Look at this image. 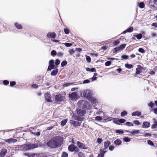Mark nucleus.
I'll use <instances>...</instances> for the list:
<instances>
[{
    "mask_svg": "<svg viewBox=\"0 0 157 157\" xmlns=\"http://www.w3.org/2000/svg\"><path fill=\"white\" fill-rule=\"evenodd\" d=\"M86 60L88 62L90 63L91 62V59L89 56L86 55Z\"/></svg>",
    "mask_w": 157,
    "mask_h": 157,
    "instance_id": "c756f323",
    "label": "nucleus"
},
{
    "mask_svg": "<svg viewBox=\"0 0 157 157\" xmlns=\"http://www.w3.org/2000/svg\"><path fill=\"white\" fill-rule=\"evenodd\" d=\"M102 118L100 116H97L95 117V120L97 121H100L101 120Z\"/></svg>",
    "mask_w": 157,
    "mask_h": 157,
    "instance_id": "c9c22d12",
    "label": "nucleus"
},
{
    "mask_svg": "<svg viewBox=\"0 0 157 157\" xmlns=\"http://www.w3.org/2000/svg\"><path fill=\"white\" fill-rule=\"evenodd\" d=\"M70 123L75 127L79 126L81 124L79 122L72 120L70 121Z\"/></svg>",
    "mask_w": 157,
    "mask_h": 157,
    "instance_id": "ddd939ff",
    "label": "nucleus"
},
{
    "mask_svg": "<svg viewBox=\"0 0 157 157\" xmlns=\"http://www.w3.org/2000/svg\"><path fill=\"white\" fill-rule=\"evenodd\" d=\"M76 148H77L73 144H71L68 146V150L71 152H73L75 150Z\"/></svg>",
    "mask_w": 157,
    "mask_h": 157,
    "instance_id": "9d476101",
    "label": "nucleus"
},
{
    "mask_svg": "<svg viewBox=\"0 0 157 157\" xmlns=\"http://www.w3.org/2000/svg\"><path fill=\"white\" fill-rule=\"evenodd\" d=\"M58 71V70L57 69H56V70H53L51 72V75L52 76H55L57 74Z\"/></svg>",
    "mask_w": 157,
    "mask_h": 157,
    "instance_id": "393cba45",
    "label": "nucleus"
},
{
    "mask_svg": "<svg viewBox=\"0 0 157 157\" xmlns=\"http://www.w3.org/2000/svg\"><path fill=\"white\" fill-rule=\"evenodd\" d=\"M141 113L139 111H136L133 112L132 113V116H139L141 115Z\"/></svg>",
    "mask_w": 157,
    "mask_h": 157,
    "instance_id": "a211bd4d",
    "label": "nucleus"
},
{
    "mask_svg": "<svg viewBox=\"0 0 157 157\" xmlns=\"http://www.w3.org/2000/svg\"><path fill=\"white\" fill-rule=\"evenodd\" d=\"M114 148V146L113 145H111L109 147V150L111 151H113Z\"/></svg>",
    "mask_w": 157,
    "mask_h": 157,
    "instance_id": "13d9d810",
    "label": "nucleus"
},
{
    "mask_svg": "<svg viewBox=\"0 0 157 157\" xmlns=\"http://www.w3.org/2000/svg\"><path fill=\"white\" fill-rule=\"evenodd\" d=\"M133 123L136 125H139L140 124V123L138 120H135L133 121Z\"/></svg>",
    "mask_w": 157,
    "mask_h": 157,
    "instance_id": "a19ab883",
    "label": "nucleus"
},
{
    "mask_svg": "<svg viewBox=\"0 0 157 157\" xmlns=\"http://www.w3.org/2000/svg\"><path fill=\"white\" fill-rule=\"evenodd\" d=\"M64 44L67 47H70L72 45V44L68 43H65Z\"/></svg>",
    "mask_w": 157,
    "mask_h": 157,
    "instance_id": "49530a36",
    "label": "nucleus"
},
{
    "mask_svg": "<svg viewBox=\"0 0 157 157\" xmlns=\"http://www.w3.org/2000/svg\"><path fill=\"white\" fill-rule=\"evenodd\" d=\"M148 105L151 108H152L153 107L154 105V103L151 102H150L148 104Z\"/></svg>",
    "mask_w": 157,
    "mask_h": 157,
    "instance_id": "e433bc0d",
    "label": "nucleus"
},
{
    "mask_svg": "<svg viewBox=\"0 0 157 157\" xmlns=\"http://www.w3.org/2000/svg\"><path fill=\"white\" fill-rule=\"evenodd\" d=\"M116 132L119 134H123L124 132L121 130H116Z\"/></svg>",
    "mask_w": 157,
    "mask_h": 157,
    "instance_id": "4c0bfd02",
    "label": "nucleus"
},
{
    "mask_svg": "<svg viewBox=\"0 0 157 157\" xmlns=\"http://www.w3.org/2000/svg\"><path fill=\"white\" fill-rule=\"evenodd\" d=\"M10 86H13L16 84V82L14 81L10 82Z\"/></svg>",
    "mask_w": 157,
    "mask_h": 157,
    "instance_id": "603ef678",
    "label": "nucleus"
},
{
    "mask_svg": "<svg viewBox=\"0 0 157 157\" xmlns=\"http://www.w3.org/2000/svg\"><path fill=\"white\" fill-rule=\"evenodd\" d=\"M121 57L123 59H128V56L123 55L121 56Z\"/></svg>",
    "mask_w": 157,
    "mask_h": 157,
    "instance_id": "58836bf2",
    "label": "nucleus"
},
{
    "mask_svg": "<svg viewBox=\"0 0 157 157\" xmlns=\"http://www.w3.org/2000/svg\"><path fill=\"white\" fill-rule=\"evenodd\" d=\"M54 63V60L52 59L50 60L49 62V65H54L53 64Z\"/></svg>",
    "mask_w": 157,
    "mask_h": 157,
    "instance_id": "69168bd1",
    "label": "nucleus"
},
{
    "mask_svg": "<svg viewBox=\"0 0 157 157\" xmlns=\"http://www.w3.org/2000/svg\"><path fill=\"white\" fill-rule=\"evenodd\" d=\"M151 26L155 27H157V23H153L151 24Z\"/></svg>",
    "mask_w": 157,
    "mask_h": 157,
    "instance_id": "774afa93",
    "label": "nucleus"
},
{
    "mask_svg": "<svg viewBox=\"0 0 157 157\" xmlns=\"http://www.w3.org/2000/svg\"><path fill=\"white\" fill-rule=\"evenodd\" d=\"M126 46V44H123L120 45V46L121 50H123L124 49Z\"/></svg>",
    "mask_w": 157,
    "mask_h": 157,
    "instance_id": "79ce46f5",
    "label": "nucleus"
},
{
    "mask_svg": "<svg viewBox=\"0 0 157 157\" xmlns=\"http://www.w3.org/2000/svg\"><path fill=\"white\" fill-rule=\"evenodd\" d=\"M111 62L110 61H107L105 63V65L106 66H109L111 64Z\"/></svg>",
    "mask_w": 157,
    "mask_h": 157,
    "instance_id": "e2e57ef3",
    "label": "nucleus"
},
{
    "mask_svg": "<svg viewBox=\"0 0 157 157\" xmlns=\"http://www.w3.org/2000/svg\"><path fill=\"white\" fill-rule=\"evenodd\" d=\"M119 43L120 41L119 40H117L114 42L113 44L114 45V46H115L118 44Z\"/></svg>",
    "mask_w": 157,
    "mask_h": 157,
    "instance_id": "052dcab7",
    "label": "nucleus"
},
{
    "mask_svg": "<svg viewBox=\"0 0 157 157\" xmlns=\"http://www.w3.org/2000/svg\"><path fill=\"white\" fill-rule=\"evenodd\" d=\"M38 87V85L36 84H33L32 85V87L33 88H37Z\"/></svg>",
    "mask_w": 157,
    "mask_h": 157,
    "instance_id": "338daca9",
    "label": "nucleus"
},
{
    "mask_svg": "<svg viewBox=\"0 0 157 157\" xmlns=\"http://www.w3.org/2000/svg\"><path fill=\"white\" fill-rule=\"evenodd\" d=\"M57 55L59 57H62L63 55V54L61 52H59L57 53Z\"/></svg>",
    "mask_w": 157,
    "mask_h": 157,
    "instance_id": "5fc2aeb1",
    "label": "nucleus"
},
{
    "mask_svg": "<svg viewBox=\"0 0 157 157\" xmlns=\"http://www.w3.org/2000/svg\"><path fill=\"white\" fill-rule=\"evenodd\" d=\"M86 69L87 71H89L90 72H94L96 71V69L94 68H90L88 67H87L86 68Z\"/></svg>",
    "mask_w": 157,
    "mask_h": 157,
    "instance_id": "412c9836",
    "label": "nucleus"
},
{
    "mask_svg": "<svg viewBox=\"0 0 157 157\" xmlns=\"http://www.w3.org/2000/svg\"><path fill=\"white\" fill-rule=\"evenodd\" d=\"M67 63V62L66 61H63L61 63V66L62 67H64L65 66Z\"/></svg>",
    "mask_w": 157,
    "mask_h": 157,
    "instance_id": "72a5a7b5",
    "label": "nucleus"
},
{
    "mask_svg": "<svg viewBox=\"0 0 157 157\" xmlns=\"http://www.w3.org/2000/svg\"><path fill=\"white\" fill-rule=\"evenodd\" d=\"M133 28L132 27H130V28H128V29H127L126 30L124 31L123 32V34H125L126 33H127V32H132L133 31Z\"/></svg>",
    "mask_w": 157,
    "mask_h": 157,
    "instance_id": "4be33fe9",
    "label": "nucleus"
},
{
    "mask_svg": "<svg viewBox=\"0 0 157 157\" xmlns=\"http://www.w3.org/2000/svg\"><path fill=\"white\" fill-rule=\"evenodd\" d=\"M76 111L77 114L79 115L80 116H83L86 113V111L84 110L79 109L78 108L76 110Z\"/></svg>",
    "mask_w": 157,
    "mask_h": 157,
    "instance_id": "39448f33",
    "label": "nucleus"
},
{
    "mask_svg": "<svg viewBox=\"0 0 157 157\" xmlns=\"http://www.w3.org/2000/svg\"><path fill=\"white\" fill-rule=\"evenodd\" d=\"M123 141L125 142H128L130 141V139L128 137H124L123 138Z\"/></svg>",
    "mask_w": 157,
    "mask_h": 157,
    "instance_id": "c85d7f7f",
    "label": "nucleus"
},
{
    "mask_svg": "<svg viewBox=\"0 0 157 157\" xmlns=\"http://www.w3.org/2000/svg\"><path fill=\"white\" fill-rule=\"evenodd\" d=\"M102 139H101V138H99L97 139V141L98 142V143L99 144H101V143L102 142Z\"/></svg>",
    "mask_w": 157,
    "mask_h": 157,
    "instance_id": "6e6d98bb",
    "label": "nucleus"
},
{
    "mask_svg": "<svg viewBox=\"0 0 157 157\" xmlns=\"http://www.w3.org/2000/svg\"><path fill=\"white\" fill-rule=\"evenodd\" d=\"M68 156L67 153L66 152H63L62 154L61 157H67Z\"/></svg>",
    "mask_w": 157,
    "mask_h": 157,
    "instance_id": "f704fd0d",
    "label": "nucleus"
},
{
    "mask_svg": "<svg viewBox=\"0 0 157 157\" xmlns=\"http://www.w3.org/2000/svg\"><path fill=\"white\" fill-rule=\"evenodd\" d=\"M76 144L80 148L84 149H86V147L85 145L79 141H77L76 143Z\"/></svg>",
    "mask_w": 157,
    "mask_h": 157,
    "instance_id": "1a4fd4ad",
    "label": "nucleus"
},
{
    "mask_svg": "<svg viewBox=\"0 0 157 157\" xmlns=\"http://www.w3.org/2000/svg\"><path fill=\"white\" fill-rule=\"evenodd\" d=\"M9 83V81L7 80H5L3 81V83L5 85H8Z\"/></svg>",
    "mask_w": 157,
    "mask_h": 157,
    "instance_id": "4d7b16f0",
    "label": "nucleus"
},
{
    "mask_svg": "<svg viewBox=\"0 0 157 157\" xmlns=\"http://www.w3.org/2000/svg\"><path fill=\"white\" fill-rule=\"evenodd\" d=\"M63 140L61 136H57L52 138L47 142L48 146L51 148H55L59 146Z\"/></svg>",
    "mask_w": 157,
    "mask_h": 157,
    "instance_id": "f257e3e1",
    "label": "nucleus"
},
{
    "mask_svg": "<svg viewBox=\"0 0 157 157\" xmlns=\"http://www.w3.org/2000/svg\"><path fill=\"white\" fill-rule=\"evenodd\" d=\"M83 95L87 99L89 98L92 95L91 91L90 90H86L83 92Z\"/></svg>",
    "mask_w": 157,
    "mask_h": 157,
    "instance_id": "20e7f679",
    "label": "nucleus"
},
{
    "mask_svg": "<svg viewBox=\"0 0 157 157\" xmlns=\"http://www.w3.org/2000/svg\"><path fill=\"white\" fill-rule=\"evenodd\" d=\"M75 52V51L73 49H70L69 51V53L70 55H72Z\"/></svg>",
    "mask_w": 157,
    "mask_h": 157,
    "instance_id": "09e8293b",
    "label": "nucleus"
},
{
    "mask_svg": "<svg viewBox=\"0 0 157 157\" xmlns=\"http://www.w3.org/2000/svg\"><path fill=\"white\" fill-rule=\"evenodd\" d=\"M124 125L128 126H132L133 125V124L132 123L129 122H126L125 123Z\"/></svg>",
    "mask_w": 157,
    "mask_h": 157,
    "instance_id": "cd10ccee",
    "label": "nucleus"
},
{
    "mask_svg": "<svg viewBox=\"0 0 157 157\" xmlns=\"http://www.w3.org/2000/svg\"><path fill=\"white\" fill-rule=\"evenodd\" d=\"M36 147V145L34 144H24L22 145H15L13 147L14 150H18L22 151H26L33 149Z\"/></svg>",
    "mask_w": 157,
    "mask_h": 157,
    "instance_id": "f03ea898",
    "label": "nucleus"
},
{
    "mask_svg": "<svg viewBox=\"0 0 157 157\" xmlns=\"http://www.w3.org/2000/svg\"><path fill=\"white\" fill-rule=\"evenodd\" d=\"M127 113L126 111H124L121 113V116H123L127 114Z\"/></svg>",
    "mask_w": 157,
    "mask_h": 157,
    "instance_id": "37998d69",
    "label": "nucleus"
},
{
    "mask_svg": "<svg viewBox=\"0 0 157 157\" xmlns=\"http://www.w3.org/2000/svg\"><path fill=\"white\" fill-rule=\"evenodd\" d=\"M57 54V52L55 50H53L51 52V55L52 56H55Z\"/></svg>",
    "mask_w": 157,
    "mask_h": 157,
    "instance_id": "ea45409f",
    "label": "nucleus"
},
{
    "mask_svg": "<svg viewBox=\"0 0 157 157\" xmlns=\"http://www.w3.org/2000/svg\"><path fill=\"white\" fill-rule=\"evenodd\" d=\"M78 157H84V154L82 152H79L78 154Z\"/></svg>",
    "mask_w": 157,
    "mask_h": 157,
    "instance_id": "864d4df0",
    "label": "nucleus"
},
{
    "mask_svg": "<svg viewBox=\"0 0 157 157\" xmlns=\"http://www.w3.org/2000/svg\"><path fill=\"white\" fill-rule=\"evenodd\" d=\"M127 132H130L131 133L132 135L134 136L136 133H139V130H134L132 132L127 131Z\"/></svg>",
    "mask_w": 157,
    "mask_h": 157,
    "instance_id": "6ab92c4d",
    "label": "nucleus"
},
{
    "mask_svg": "<svg viewBox=\"0 0 157 157\" xmlns=\"http://www.w3.org/2000/svg\"><path fill=\"white\" fill-rule=\"evenodd\" d=\"M110 144V143L109 141H107L104 142V146L105 147V149L107 148Z\"/></svg>",
    "mask_w": 157,
    "mask_h": 157,
    "instance_id": "aec40b11",
    "label": "nucleus"
},
{
    "mask_svg": "<svg viewBox=\"0 0 157 157\" xmlns=\"http://www.w3.org/2000/svg\"><path fill=\"white\" fill-rule=\"evenodd\" d=\"M64 97L60 94L57 95L55 97V101L56 103L61 102L64 99Z\"/></svg>",
    "mask_w": 157,
    "mask_h": 157,
    "instance_id": "423d86ee",
    "label": "nucleus"
},
{
    "mask_svg": "<svg viewBox=\"0 0 157 157\" xmlns=\"http://www.w3.org/2000/svg\"><path fill=\"white\" fill-rule=\"evenodd\" d=\"M7 152V150L6 149L4 148L1 150L0 152V156L3 157L4 156Z\"/></svg>",
    "mask_w": 157,
    "mask_h": 157,
    "instance_id": "f8f14e48",
    "label": "nucleus"
},
{
    "mask_svg": "<svg viewBox=\"0 0 157 157\" xmlns=\"http://www.w3.org/2000/svg\"><path fill=\"white\" fill-rule=\"evenodd\" d=\"M138 51L139 52L143 53H144L145 52L144 50L141 48H139L138 49Z\"/></svg>",
    "mask_w": 157,
    "mask_h": 157,
    "instance_id": "a18cd8bd",
    "label": "nucleus"
},
{
    "mask_svg": "<svg viewBox=\"0 0 157 157\" xmlns=\"http://www.w3.org/2000/svg\"><path fill=\"white\" fill-rule=\"evenodd\" d=\"M44 97L45 99L47 101L49 102H52L51 96L50 94L46 93L45 94Z\"/></svg>",
    "mask_w": 157,
    "mask_h": 157,
    "instance_id": "6e6552de",
    "label": "nucleus"
},
{
    "mask_svg": "<svg viewBox=\"0 0 157 157\" xmlns=\"http://www.w3.org/2000/svg\"><path fill=\"white\" fill-rule=\"evenodd\" d=\"M64 32L66 34H68L69 33V30L67 29H64Z\"/></svg>",
    "mask_w": 157,
    "mask_h": 157,
    "instance_id": "3c124183",
    "label": "nucleus"
},
{
    "mask_svg": "<svg viewBox=\"0 0 157 157\" xmlns=\"http://www.w3.org/2000/svg\"><path fill=\"white\" fill-rule=\"evenodd\" d=\"M67 121V119H64L61 122V125L62 126H64L66 124Z\"/></svg>",
    "mask_w": 157,
    "mask_h": 157,
    "instance_id": "b1692460",
    "label": "nucleus"
},
{
    "mask_svg": "<svg viewBox=\"0 0 157 157\" xmlns=\"http://www.w3.org/2000/svg\"><path fill=\"white\" fill-rule=\"evenodd\" d=\"M54 65H49L48 67V69H47V71H50L51 70H52V69L53 68H54Z\"/></svg>",
    "mask_w": 157,
    "mask_h": 157,
    "instance_id": "7c9ffc66",
    "label": "nucleus"
},
{
    "mask_svg": "<svg viewBox=\"0 0 157 157\" xmlns=\"http://www.w3.org/2000/svg\"><path fill=\"white\" fill-rule=\"evenodd\" d=\"M150 126V123L147 121L144 122L142 125V127L144 128H148Z\"/></svg>",
    "mask_w": 157,
    "mask_h": 157,
    "instance_id": "dca6fc26",
    "label": "nucleus"
},
{
    "mask_svg": "<svg viewBox=\"0 0 157 157\" xmlns=\"http://www.w3.org/2000/svg\"><path fill=\"white\" fill-rule=\"evenodd\" d=\"M15 27L18 29H22V26L20 24L18 23H14Z\"/></svg>",
    "mask_w": 157,
    "mask_h": 157,
    "instance_id": "f3484780",
    "label": "nucleus"
},
{
    "mask_svg": "<svg viewBox=\"0 0 157 157\" xmlns=\"http://www.w3.org/2000/svg\"><path fill=\"white\" fill-rule=\"evenodd\" d=\"M79 107L82 108L83 109H87L88 107L90 106L88 102L84 100L79 101L77 103Z\"/></svg>",
    "mask_w": 157,
    "mask_h": 157,
    "instance_id": "7ed1b4c3",
    "label": "nucleus"
},
{
    "mask_svg": "<svg viewBox=\"0 0 157 157\" xmlns=\"http://www.w3.org/2000/svg\"><path fill=\"white\" fill-rule=\"evenodd\" d=\"M88 99L89 101L93 103H96L97 101V99H96L94 97H92V96L88 98Z\"/></svg>",
    "mask_w": 157,
    "mask_h": 157,
    "instance_id": "2eb2a0df",
    "label": "nucleus"
},
{
    "mask_svg": "<svg viewBox=\"0 0 157 157\" xmlns=\"http://www.w3.org/2000/svg\"><path fill=\"white\" fill-rule=\"evenodd\" d=\"M90 82V81L89 79H86L84 80L83 82V83H88Z\"/></svg>",
    "mask_w": 157,
    "mask_h": 157,
    "instance_id": "680f3d73",
    "label": "nucleus"
},
{
    "mask_svg": "<svg viewBox=\"0 0 157 157\" xmlns=\"http://www.w3.org/2000/svg\"><path fill=\"white\" fill-rule=\"evenodd\" d=\"M126 120L123 119H121L118 120V121L121 123H124L125 122Z\"/></svg>",
    "mask_w": 157,
    "mask_h": 157,
    "instance_id": "8fccbe9b",
    "label": "nucleus"
},
{
    "mask_svg": "<svg viewBox=\"0 0 157 157\" xmlns=\"http://www.w3.org/2000/svg\"><path fill=\"white\" fill-rule=\"evenodd\" d=\"M157 126L156 125L155 123V124L152 125L151 128L152 129H155L156 128Z\"/></svg>",
    "mask_w": 157,
    "mask_h": 157,
    "instance_id": "0e129e2a",
    "label": "nucleus"
},
{
    "mask_svg": "<svg viewBox=\"0 0 157 157\" xmlns=\"http://www.w3.org/2000/svg\"><path fill=\"white\" fill-rule=\"evenodd\" d=\"M135 36L138 40L141 39L142 37V35L141 34H139Z\"/></svg>",
    "mask_w": 157,
    "mask_h": 157,
    "instance_id": "2f4dec72",
    "label": "nucleus"
},
{
    "mask_svg": "<svg viewBox=\"0 0 157 157\" xmlns=\"http://www.w3.org/2000/svg\"><path fill=\"white\" fill-rule=\"evenodd\" d=\"M125 67L129 69L133 67V65L128 64H125Z\"/></svg>",
    "mask_w": 157,
    "mask_h": 157,
    "instance_id": "a878e982",
    "label": "nucleus"
},
{
    "mask_svg": "<svg viewBox=\"0 0 157 157\" xmlns=\"http://www.w3.org/2000/svg\"><path fill=\"white\" fill-rule=\"evenodd\" d=\"M139 7L141 8H143L144 7V4L142 2H140L139 3Z\"/></svg>",
    "mask_w": 157,
    "mask_h": 157,
    "instance_id": "473e14b6",
    "label": "nucleus"
},
{
    "mask_svg": "<svg viewBox=\"0 0 157 157\" xmlns=\"http://www.w3.org/2000/svg\"><path fill=\"white\" fill-rule=\"evenodd\" d=\"M147 144L151 146H153L154 145V143L152 142L150 140H148L147 141Z\"/></svg>",
    "mask_w": 157,
    "mask_h": 157,
    "instance_id": "c03bdc74",
    "label": "nucleus"
},
{
    "mask_svg": "<svg viewBox=\"0 0 157 157\" xmlns=\"http://www.w3.org/2000/svg\"><path fill=\"white\" fill-rule=\"evenodd\" d=\"M140 73V71L139 69L136 68V75H139Z\"/></svg>",
    "mask_w": 157,
    "mask_h": 157,
    "instance_id": "de8ad7c7",
    "label": "nucleus"
},
{
    "mask_svg": "<svg viewBox=\"0 0 157 157\" xmlns=\"http://www.w3.org/2000/svg\"><path fill=\"white\" fill-rule=\"evenodd\" d=\"M121 50L120 46H119L118 47L115 48L113 50V52L115 53H116L117 51Z\"/></svg>",
    "mask_w": 157,
    "mask_h": 157,
    "instance_id": "bb28decb",
    "label": "nucleus"
},
{
    "mask_svg": "<svg viewBox=\"0 0 157 157\" xmlns=\"http://www.w3.org/2000/svg\"><path fill=\"white\" fill-rule=\"evenodd\" d=\"M56 34L54 32H49L47 35V36L48 38H54L56 36Z\"/></svg>",
    "mask_w": 157,
    "mask_h": 157,
    "instance_id": "4468645a",
    "label": "nucleus"
},
{
    "mask_svg": "<svg viewBox=\"0 0 157 157\" xmlns=\"http://www.w3.org/2000/svg\"><path fill=\"white\" fill-rule=\"evenodd\" d=\"M5 141L7 142L9 144L14 143L17 142V140L15 139H14L12 138H11L8 139H6L5 140Z\"/></svg>",
    "mask_w": 157,
    "mask_h": 157,
    "instance_id": "9b49d317",
    "label": "nucleus"
},
{
    "mask_svg": "<svg viewBox=\"0 0 157 157\" xmlns=\"http://www.w3.org/2000/svg\"><path fill=\"white\" fill-rule=\"evenodd\" d=\"M69 97L71 100H75L78 98V95L75 92H73L72 93L69 94Z\"/></svg>",
    "mask_w": 157,
    "mask_h": 157,
    "instance_id": "0eeeda50",
    "label": "nucleus"
},
{
    "mask_svg": "<svg viewBox=\"0 0 157 157\" xmlns=\"http://www.w3.org/2000/svg\"><path fill=\"white\" fill-rule=\"evenodd\" d=\"M122 141L119 139H117L115 141L114 144L117 145H119L121 144Z\"/></svg>",
    "mask_w": 157,
    "mask_h": 157,
    "instance_id": "5701e85b",
    "label": "nucleus"
},
{
    "mask_svg": "<svg viewBox=\"0 0 157 157\" xmlns=\"http://www.w3.org/2000/svg\"><path fill=\"white\" fill-rule=\"evenodd\" d=\"M60 61L58 59H57L56 60L55 64L57 66L60 63Z\"/></svg>",
    "mask_w": 157,
    "mask_h": 157,
    "instance_id": "bf43d9fd",
    "label": "nucleus"
}]
</instances>
